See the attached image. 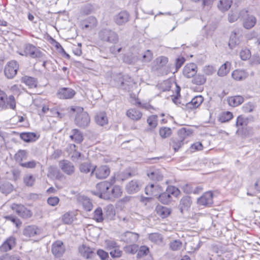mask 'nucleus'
Masks as SVG:
<instances>
[{
  "label": "nucleus",
  "mask_w": 260,
  "mask_h": 260,
  "mask_svg": "<svg viewBox=\"0 0 260 260\" xmlns=\"http://www.w3.org/2000/svg\"><path fill=\"white\" fill-rule=\"evenodd\" d=\"M71 110L77 113L75 120L76 125L83 128L89 125L90 117L88 113L83 111V108L80 107H72Z\"/></svg>",
  "instance_id": "f257e3e1"
},
{
  "label": "nucleus",
  "mask_w": 260,
  "mask_h": 260,
  "mask_svg": "<svg viewBox=\"0 0 260 260\" xmlns=\"http://www.w3.org/2000/svg\"><path fill=\"white\" fill-rule=\"evenodd\" d=\"M16 105V100L13 95L8 96L5 92L0 90V110H15Z\"/></svg>",
  "instance_id": "f03ea898"
},
{
  "label": "nucleus",
  "mask_w": 260,
  "mask_h": 260,
  "mask_svg": "<svg viewBox=\"0 0 260 260\" xmlns=\"http://www.w3.org/2000/svg\"><path fill=\"white\" fill-rule=\"evenodd\" d=\"M99 37L101 41L110 44H115L119 41L117 32L108 28L101 29L99 32Z\"/></svg>",
  "instance_id": "7ed1b4c3"
},
{
  "label": "nucleus",
  "mask_w": 260,
  "mask_h": 260,
  "mask_svg": "<svg viewBox=\"0 0 260 260\" xmlns=\"http://www.w3.org/2000/svg\"><path fill=\"white\" fill-rule=\"evenodd\" d=\"M24 50L19 54L22 56H29L33 58L44 59V54L40 50L32 44L28 43L24 45Z\"/></svg>",
  "instance_id": "20e7f679"
},
{
  "label": "nucleus",
  "mask_w": 260,
  "mask_h": 260,
  "mask_svg": "<svg viewBox=\"0 0 260 260\" xmlns=\"http://www.w3.org/2000/svg\"><path fill=\"white\" fill-rule=\"evenodd\" d=\"M111 187L108 181H103L96 184L97 191H92V193L101 199L110 200Z\"/></svg>",
  "instance_id": "39448f33"
},
{
  "label": "nucleus",
  "mask_w": 260,
  "mask_h": 260,
  "mask_svg": "<svg viewBox=\"0 0 260 260\" xmlns=\"http://www.w3.org/2000/svg\"><path fill=\"white\" fill-rule=\"evenodd\" d=\"M240 17L242 21L243 27L249 29L253 27L255 25L257 19L256 17L251 14L249 11L246 9H243L240 12Z\"/></svg>",
  "instance_id": "423d86ee"
},
{
  "label": "nucleus",
  "mask_w": 260,
  "mask_h": 260,
  "mask_svg": "<svg viewBox=\"0 0 260 260\" xmlns=\"http://www.w3.org/2000/svg\"><path fill=\"white\" fill-rule=\"evenodd\" d=\"M178 194V189L174 186H168L165 192L160 194L158 197V200L164 204H168L173 200V197H177Z\"/></svg>",
  "instance_id": "0eeeda50"
},
{
  "label": "nucleus",
  "mask_w": 260,
  "mask_h": 260,
  "mask_svg": "<svg viewBox=\"0 0 260 260\" xmlns=\"http://www.w3.org/2000/svg\"><path fill=\"white\" fill-rule=\"evenodd\" d=\"M19 66L17 61L11 60L5 66L4 73L6 76L9 79L13 78L17 73Z\"/></svg>",
  "instance_id": "6e6552de"
},
{
  "label": "nucleus",
  "mask_w": 260,
  "mask_h": 260,
  "mask_svg": "<svg viewBox=\"0 0 260 260\" xmlns=\"http://www.w3.org/2000/svg\"><path fill=\"white\" fill-rule=\"evenodd\" d=\"M142 185L143 183L140 180L134 179L126 184L125 189L128 194H134L141 189Z\"/></svg>",
  "instance_id": "1a4fd4ad"
},
{
  "label": "nucleus",
  "mask_w": 260,
  "mask_h": 260,
  "mask_svg": "<svg viewBox=\"0 0 260 260\" xmlns=\"http://www.w3.org/2000/svg\"><path fill=\"white\" fill-rule=\"evenodd\" d=\"M110 170L107 166H102L100 167H95L92 171L91 174L94 173L95 177L100 179L107 178L110 174Z\"/></svg>",
  "instance_id": "9d476101"
},
{
  "label": "nucleus",
  "mask_w": 260,
  "mask_h": 260,
  "mask_svg": "<svg viewBox=\"0 0 260 260\" xmlns=\"http://www.w3.org/2000/svg\"><path fill=\"white\" fill-rule=\"evenodd\" d=\"M76 94V91L71 88L63 87L58 89L57 96L60 99H72Z\"/></svg>",
  "instance_id": "9b49d317"
},
{
  "label": "nucleus",
  "mask_w": 260,
  "mask_h": 260,
  "mask_svg": "<svg viewBox=\"0 0 260 260\" xmlns=\"http://www.w3.org/2000/svg\"><path fill=\"white\" fill-rule=\"evenodd\" d=\"M248 123V119L245 118L242 115L238 116L236 121V126H241L242 127V132L245 136L249 135L252 131V128L248 127L244 128V126H246Z\"/></svg>",
  "instance_id": "f8f14e48"
},
{
  "label": "nucleus",
  "mask_w": 260,
  "mask_h": 260,
  "mask_svg": "<svg viewBox=\"0 0 260 260\" xmlns=\"http://www.w3.org/2000/svg\"><path fill=\"white\" fill-rule=\"evenodd\" d=\"M80 255L86 259L92 258L94 255V249L86 245H81L78 248Z\"/></svg>",
  "instance_id": "ddd939ff"
},
{
  "label": "nucleus",
  "mask_w": 260,
  "mask_h": 260,
  "mask_svg": "<svg viewBox=\"0 0 260 260\" xmlns=\"http://www.w3.org/2000/svg\"><path fill=\"white\" fill-rule=\"evenodd\" d=\"M139 236L138 234L126 232L121 235V241L127 244H135L138 241Z\"/></svg>",
  "instance_id": "4468645a"
},
{
  "label": "nucleus",
  "mask_w": 260,
  "mask_h": 260,
  "mask_svg": "<svg viewBox=\"0 0 260 260\" xmlns=\"http://www.w3.org/2000/svg\"><path fill=\"white\" fill-rule=\"evenodd\" d=\"M197 65L194 63L187 64L182 71L183 75L187 78L193 77L197 73Z\"/></svg>",
  "instance_id": "2eb2a0df"
},
{
  "label": "nucleus",
  "mask_w": 260,
  "mask_h": 260,
  "mask_svg": "<svg viewBox=\"0 0 260 260\" xmlns=\"http://www.w3.org/2000/svg\"><path fill=\"white\" fill-rule=\"evenodd\" d=\"M59 167L62 171L69 175L73 174L75 172V167L73 164L67 160H63L59 162Z\"/></svg>",
  "instance_id": "dca6fc26"
},
{
  "label": "nucleus",
  "mask_w": 260,
  "mask_h": 260,
  "mask_svg": "<svg viewBox=\"0 0 260 260\" xmlns=\"http://www.w3.org/2000/svg\"><path fill=\"white\" fill-rule=\"evenodd\" d=\"M191 204L192 201L189 196L183 197L180 201V211L182 213L188 212Z\"/></svg>",
  "instance_id": "f3484780"
},
{
  "label": "nucleus",
  "mask_w": 260,
  "mask_h": 260,
  "mask_svg": "<svg viewBox=\"0 0 260 260\" xmlns=\"http://www.w3.org/2000/svg\"><path fill=\"white\" fill-rule=\"evenodd\" d=\"M198 204L201 206H209L213 203V194L211 192H206L198 199Z\"/></svg>",
  "instance_id": "a211bd4d"
},
{
  "label": "nucleus",
  "mask_w": 260,
  "mask_h": 260,
  "mask_svg": "<svg viewBox=\"0 0 260 260\" xmlns=\"http://www.w3.org/2000/svg\"><path fill=\"white\" fill-rule=\"evenodd\" d=\"M23 233L26 237H31L35 235H40L41 230L35 225H28L24 228Z\"/></svg>",
  "instance_id": "6ab92c4d"
},
{
  "label": "nucleus",
  "mask_w": 260,
  "mask_h": 260,
  "mask_svg": "<svg viewBox=\"0 0 260 260\" xmlns=\"http://www.w3.org/2000/svg\"><path fill=\"white\" fill-rule=\"evenodd\" d=\"M129 20V14L126 11H121L114 17L115 22L119 25H122Z\"/></svg>",
  "instance_id": "aec40b11"
},
{
  "label": "nucleus",
  "mask_w": 260,
  "mask_h": 260,
  "mask_svg": "<svg viewBox=\"0 0 260 260\" xmlns=\"http://www.w3.org/2000/svg\"><path fill=\"white\" fill-rule=\"evenodd\" d=\"M126 115L129 118L134 121L139 120L142 116V112L135 108L128 109L126 111Z\"/></svg>",
  "instance_id": "412c9836"
},
{
  "label": "nucleus",
  "mask_w": 260,
  "mask_h": 260,
  "mask_svg": "<svg viewBox=\"0 0 260 260\" xmlns=\"http://www.w3.org/2000/svg\"><path fill=\"white\" fill-rule=\"evenodd\" d=\"M204 101V98L202 95H198L194 97L191 101L187 103L186 107L189 109H196L198 108Z\"/></svg>",
  "instance_id": "4be33fe9"
},
{
  "label": "nucleus",
  "mask_w": 260,
  "mask_h": 260,
  "mask_svg": "<svg viewBox=\"0 0 260 260\" xmlns=\"http://www.w3.org/2000/svg\"><path fill=\"white\" fill-rule=\"evenodd\" d=\"M21 81L30 88L37 87L38 80L34 77L24 76L21 78Z\"/></svg>",
  "instance_id": "5701e85b"
},
{
  "label": "nucleus",
  "mask_w": 260,
  "mask_h": 260,
  "mask_svg": "<svg viewBox=\"0 0 260 260\" xmlns=\"http://www.w3.org/2000/svg\"><path fill=\"white\" fill-rule=\"evenodd\" d=\"M20 137L22 140L27 143L35 142L39 138L36 133L31 132L22 133Z\"/></svg>",
  "instance_id": "b1692460"
},
{
  "label": "nucleus",
  "mask_w": 260,
  "mask_h": 260,
  "mask_svg": "<svg viewBox=\"0 0 260 260\" xmlns=\"http://www.w3.org/2000/svg\"><path fill=\"white\" fill-rule=\"evenodd\" d=\"M115 215V211L113 205H109L104 209V219L113 220Z\"/></svg>",
  "instance_id": "393cba45"
},
{
  "label": "nucleus",
  "mask_w": 260,
  "mask_h": 260,
  "mask_svg": "<svg viewBox=\"0 0 260 260\" xmlns=\"http://www.w3.org/2000/svg\"><path fill=\"white\" fill-rule=\"evenodd\" d=\"M244 102V98L241 95H236L229 97L228 99V102L230 106L235 107L242 104Z\"/></svg>",
  "instance_id": "a878e982"
},
{
  "label": "nucleus",
  "mask_w": 260,
  "mask_h": 260,
  "mask_svg": "<svg viewBox=\"0 0 260 260\" xmlns=\"http://www.w3.org/2000/svg\"><path fill=\"white\" fill-rule=\"evenodd\" d=\"M70 138L77 143H80L83 140L82 133L77 129H73L72 131V134L70 136Z\"/></svg>",
  "instance_id": "bb28decb"
},
{
  "label": "nucleus",
  "mask_w": 260,
  "mask_h": 260,
  "mask_svg": "<svg viewBox=\"0 0 260 260\" xmlns=\"http://www.w3.org/2000/svg\"><path fill=\"white\" fill-rule=\"evenodd\" d=\"M157 214L162 218L167 217L171 213L170 209L161 205H157L155 208Z\"/></svg>",
  "instance_id": "cd10ccee"
},
{
  "label": "nucleus",
  "mask_w": 260,
  "mask_h": 260,
  "mask_svg": "<svg viewBox=\"0 0 260 260\" xmlns=\"http://www.w3.org/2000/svg\"><path fill=\"white\" fill-rule=\"evenodd\" d=\"M79 201L86 211H90L92 209L93 205L88 198L85 196H80L79 198Z\"/></svg>",
  "instance_id": "c85d7f7f"
},
{
  "label": "nucleus",
  "mask_w": 260,
  "mask_h": 260,
  "mask_svg": "<svg viewBox=\"0 0 260 260\" xmlns=\"http://www.w3.org/2000/svg\"><path fill=\"white\" fill-rule=\"evenodd\" d=\"M232 76L234 79L240 81L245 79L248 76V73L244 70L237 69L233 72Z\"/></svg>",
  "instance_id": "c756f323"
},
{
  "label": "nucleus",
  "mask_w": 260,
  "mask_h": 260,
  "mask_svg": "<svg viewBox=\"0 0 260 260\" xmlns=\"http://www.w3.org/2000/svg\"><path fill=\"white\" fill-rule=\"evenodd\" d=\"M160 191H161V187L158 185L153 184L147 185L145 189V193L150 196H156V191L158 192Z\"/></svg>",
  "instance_id": "7c9ffc66"
},
{
  "label": "nucleus",
  "mask_w": 260,
  "mask_h": 260,
  "mask_svg": "<svg viewBox=\"0 0 260 260\" xmlns=\"http://www.w3.org/2000/svg\"><path fill=\"white\" fill-rule=\"evenodd\" d=\"M65 251L64 245H52V252L56 257H59L62 255Z\"/></svg>",
  "instance_id": "2f4dec72"
},
{
  "label": "nucleus",
  "mask_w": 260,
  "mask_h": 260,
  "mask_svg": "<svg viewBox=\"0 0 260 260\" xmlns=\"http://www.w3.org/2000/svg\"><path fill=\"white\" fill-rule=\"evenodd\" d=\"M122 193L121 187L119 185H114L111 187L110 193V200L120 197Z\"/></svg>",
  "instance_id": "473e14b6"
},
{
  "label": "nucleus",
  "mask_w": 260,
  "mask_h": 260,
  "mask_svg": "<svg viewBox=\"0 0 260 260\" xmlns=\"http://www.w3.org/2000/svg\"><path fill=\"white\" fill-rule=\"evenodd\" d=\"M95 120L98 124L101 126L108 123V118L105 112L98 113L95 116Z\"/></svg>",
  "instance_id": "72a5a7b5"
},
{
  "label": "nucleus",
  "mask_w": 260,
  "mask_h": 260,
  "mask_svg": "<svg viewBox=\"0 0 260 260\" xmlns=\"http://www.w3.org/2000/svg\"><path fill=\"white\" fill-rule=\"evenodd\" d=\"M240 40L237 36V33L236 31H232L229 42V46L231 49H233L240 43Z\"/></svg>",
  "instance_id": "f704fd0d"
},
{
  "label": "nucleus",
  "mask_w": 260,
  "mask_h": 260,
  "mask_svg": "<svg viewBox=\"0 0 260 260\" xmlns=\"http://www.w3.org/2000/svg\"><path fill=\"white\" fill-rule=\"evenodd\" d=\"M230 63L229 62H225L219 69L217 72V75L220 77H223L227 75L230 71Z\"/></svg>",
  "instance_id": "c9c22d12"
},
{
  "label": "nucleus",
  "mask_w": 260,
  "mask_h": 260,
  "mask_svg": "<svg viewBox=\"0 0 260 260\" xmlns=\"http://www.w3.org/2000/svg\"><path fill=\"white\" fill-rule=\"evenodd\" d=\"M206 81V78L204 75L197 74L193 77L192 83L197 85H203Z\"/></svg>",
  "instance_id": "e433bc0d"
},
{
  "label": "nucleus",
  "mask_w": 260,
  "mask_h": 260,
  "mask_svg": "<svg viewBox=\"0 0 260 260\" xmlns=\"http://www.w3.org/2000/svg\"><path fill=\"white\" fill-rule=\"evenodd\" d=\"M14 158L15 160L19 162L22 163V161L23 160H25L27 158V152L24 150H19L14 155Z\"/></svg>",
  "instance_id": "4c0bfd02"
},
{
  "label": "nucleus",
  "mask_w": 260,
  "mask_h": 260,
  "mask_svg": "<svg viewBox=\"0 0 260 260\" xmlns=\"http://www.w3.org/2000/svg\"><path fill=\"white\" fill-rule=\"evenodd\" d=\"M75 214L73 212L66 213L62 217V220L64 223L70 224L73 222L75 218Z\"/></svg>",
  "instance_id": "58836bf2"
},
{
  "label": "nucleus",
  "mask_w": 260,
  "mask_h": 260,
  "mask_svg": "<svg viewBox=\"0 0 260 260\" xmlns=\"http://www.w3.org/2000/svg\"><path fill=\"white\" fill-rule=\"evenodd\" d=\"M97 21L95 17H89L84 22V27L86 28L92 29L96 26Z\"/></svg>",
  "instance_id": "ea45409f"
},
{
  "label": "nucleus",
  "mask_w": 260,
  "mask_h": 260,
  "mask_svg": "<svg viewBox=\"0 0 260 260\" xmlns=\"http://www.w3.org/2000/svg\"><path fill=\"white\" fill-rule=\"evenodd\" d=\"M192 131L186 127L180 128V143L184 141L185 138L191 135Z\"/></svg>",
  "instance_id": "a19ab883"
},
{
  "label": "nucleus",
  "mask_w": 260,
  "mask_h": 260,
  "mask_svg": "<svg viewBox=\"0 0 260 260\" xmlns=\"http://www.w3.org/2000/svg\"><path fill=\"white\" fill-rule=\"evenodd\" d=\"M233 117L232 112L226 111L223 112L219 117V121L221 123H224L229 121Z\"/></svg>",
  "instance_id": "79ce46f5"
},
{
  "label": "nucleus",
  "mask_w": 260,
  "mask_h": 260,
  "mask_svg": "<svg viewBox=\"0 0 260 260\" xmlns=\"http://www.w3.org/2000/svg\"><path fill=\"white\" fill-rule=\"evenodd\" d=\"M232 1L231 0H220L218 7L220 10L225 11L230 9Z\"/></svg>",
  "instance_id": "37998d69"
},
{
  "label": "nucleus",
  "mask_w": 260,
  "mask_h": 260,
  "mask_svg": "<svg viewBox=\"0 0 260 260\" xmlns=\"http://www.w3.org/2000/svg\"><path fill=\"white\" fill-rule=\"evenodd\" d=\"M13 190V186L9 182H6L0 185V191L5 194H8Z\"/></svg>",
  "instance_id": "c03bdc74"
},
{
  "label": "nucleus",
  "mask_w": 260,
  "mask_h": 260,
  "mask_svg": "<svg viewBox=\"0 0 260 260\" xmlns=\"http://www.w3.org/2000/svg\"><path fill=\"white\" fill-rule=\"evenodd\" d=\"M93 218L97 222H102L104 219V212L100 207L96 208L93 213Z\"/></svg>",
  "instance_id": "a18cd8bd"
},
{
  "label": "nucleus",
  "mask_w": 260,
  "mask_h": 260,
  "mask_svg": "<svg viewBox=\"0 0 260 260\" xmlns=\"http://www.w3.org/2000/svg\"><path fill=\"white\" fill-rule=\"evenodd\" d=\"M168 62V59L165 56H160L157 58L154 61L155 63L157 66L156 69L163 67Z\"/></svg>",
  "instance_id": "49530a36"
},
{
  "label": "nucleus",
  "mask_w": 260,
  "mask_h": 260,
  "mask_svg": "<svg viewBox=\"0 0 260 260\" xmlns=\"http://www.w3.org/2000/svg\"><path fill=\"white\" fill-rule=\"evenodd\" d=\"M149 239L151 242L153 243H161L162 242V237L158 233H152L149 236Z\"/></svg>",
  "instance_id": "de8ad7c7"
},
{
  "label": "nucleus",
  "mask_w": 260,
  "mask_h": 260,
  "mask_svg": "<svg viewBox=\"0 0 260 260\" xmlns=\"http://www.w3.org/2000/svg\"><path fill=\"white\" fill-rule=\"evenodd\" d=\"M36 179L32 175L26 174L23 177V181L27 186H31L34 185Z\"/></svg>",
  "instance_id": "09e8293b"
},
{
  "label": "nucleus",
  "mask_w": 260,
  "mask_h": 260,
  "mask_svg": "<svg viewBox=\"0 0 260 260\" xmlns=\"http://www.w3.org/2000/svg\"><path fill=\"white\" fill-rule=\"evenodd\" d=\"M148 176L154 181H160L163 178V176L158 171H155L148 174Z\"/></svg>",
  "instance_id": "8fccbe9b"
},
{
  "label": "nucleus",
  "mask_w": 260,
  "mask_h": 260,
  "mask_svg": "<svg viewBox=\"0 0 260 260\" xmlns=\"http://www.w3.org/2000/svg\"><path fill=\"white\" fill-rule=\"evenodd\" d=\"M149 252V248L145 245L141 246L138 250L137 257L140 258L144 255H146Z\"/></svg>",
  "instance_id": "3c124183"
},
{
  "label": "nucleus",
  "mask_w": 260,
  "mask_h": 260,
  "mask_svg": "<svg viewBox=\"0 0 260 260\" xmlns=\"http://www.w3.org/2000/svg\"><path fill=\"white\" fill-rule=\"evenodd\" d=\"M203 146L201 142H197L192 144L189 147L191 152H194L197 151H201L203 149Z\"/></svg>",
  "instance_id": "603ef678"
},
{
  "label": "nucleus",
  "mask_w": 260,
  "mask_h": 260,
  "mask_svg": "<svg viewBox=\"0 0 260 260\" xmlns=\"http://www.w3.org/2000/svg\"><path fill=\"white\" fill-rule=\"evenodd\" d=\"M124 249L127 253L134 254L138 250V245H126Z\"/></svg>",
  "instance_id": "864d4df0"
},
{
  "label": "nucleus",
  "mask_w": 260,
  "mask_h": 260,
  "mask_svg": "<svg viewBox=\"0 0 260 260\" xmlns=\"http://www.w3.org/2000/svg\"><path fill=\"white\" fill-rule=\"evenodd\" d=\"M39 164L40 163L39 162L33 160L26 162L20 163V166L23 168L33 169L37 166V164Z\"/></svg>",
  "instance_id": "5fc2aeb1"
},
{
  "label": "nucleus",
  "mask_w": 260,
  "mask_h": 260,
  "mask_svg": "<svg viewBox=\"0 0 260 260\" xmlns=\"http://www.w3.org/2000/svg\"><path fill=\"white\" fill-rule=\"evenodd\" d=\"M90 163L83 162L79 167V170L82 173H87L90 171Z\"/></svg>",
  "instance_id": "6e6d98bb"
},
{
  "label": "nucleus",
  "mask_w": 260,
  "mask_h": 260,
  "mask_svg": "<svg viewBox=\"0 0 260 260\" xmlns=\"http://www.w3.org/2000/svg\"><path fill=\"white\" fill-rule=\"evenodd\" d=\"M171 134V129L169 127L161 128L159 130V135L162 138L169 137Z\"/></svg>",
  "instance_id": "4d7b16f0"
},
{
  "label": "nucleus",
  "mask_w": 260,
  "mask_h": 260,
  "mask_svg": "<svg viewBox=\"0 0 260 260\" xmlns=\"http://www.w3.org/2000/svg\"><path fill=\"white\" fill-rule=\"evenodd\" d=\"M147 122L151 128H154L157 124V116L152 115L149 116L147 119Z\"/></svg>",
  "instance_id": "13d9d810"
},
{
  "label": "nucleus",
  "mask_w": 260,
  "mask_h": 260,
  "mask_svg": "<svg viewBox=\"0 0 260 260\" xmlns=\"http://www.w3.org/2000/svg\"><path fill=\"white\" fill-rule=\"evenodd\" d=\"M11 207L13 210L15 211L18 215H20L23 210L25 209V207L23 205L15 203L12 204Z\"/></svg>",
  "instance_id": "bf43d9fd"
},
{
  "label": "nucleus",
  "mask_w": 260,
  "mask_h": 260,
  "mask_svg": "<svg viewBox=\"0 0 260 260\" xmlns=\"http://www.w3.org/2000/svg\"><path fill=\"white\" fill-rule=\"evenodd\" d=\"M203 72L206 75L211 76L215 73L216 69L212 66H207L204 68Z\"/></svg>",
  "instance_id": "052dcab7"
},
{
  "label": "nucleus",
  "mask_w": 260,
  "mask_h": 260,
  "mask_svg": "<svg viewBox=\"0 0 260 260\" xmlns=\"http://www.w3.org/2000/svg\"><path fill=\"white\" fill-rule=\"evenodd\" d=\"M240 56L241 58L243 60L248 59L251 56L250 51L248 49L242 50L240 52Z\"/></svg>",
  "instance_id": "680f3d73"
},
{
  "label": "nucleus",
  "mask_w": 260,
  "mask_h": 260,
  "mask_svg": "<svg viewBox=\"0 0 260 260\" xmlns=\"http://www.w3.org/2000/svg\"><path fill=\"white\" fill-rule=\"evenodd\" d=\"M143 61L144 62H149L150 61L153 57V54L151 51L149 50H146L144 54L143 55Z\"/></svg>",
  "instance_id": "e2e57ef3"
},
{
  "label": "nucleus",
  "mask_w": 260,
  "mask_h": 260,
  "mask_svg": "<svg viewBox=\"0 0 260 260\" xmlns=\"http://www.w3.org/2000/svg\"><path fill=\"white\" fill-rule=\"evenodd\" d=\"M5 218L11 221L15 224L16 227H19L21 224L20 220L13 215H9L5 216Z\"/></svg>",
  "instance_id": "0e129e2a"
},
{
  "label": "nucleus",
  "mask_w": 260,
  "mask_h": 260,
  "mask_svg": "<svg viewBox=\"0 0 260 260\" xmlns=\"http://www.w3.org/2000/svg\"><path fill=\"white\" fill-rule=\"evenodd\" d=\"M254 107V106L252 103L249 102L245 104L243 106L242 109L245 113H250L253 111Z\"/></svg>",
  "instance_id": "69168bd1"
},
{
  "label": "nucleus",
  "mask_w": 260,
  "mask_h": 260,
  "mask_svg": "<svg viewBox=\"0 0 260 260\" xmlns=\"http://www.w3.org/2000/svg\"><path fill=\"white\" fill-rule=\"evenodd\" d=\"M59 201V199L57 197H51L47 200V203L49 205L52 206L57 205Z\"/></svg>",
  "instance_id": "338daca9"
},
{
  "label": "nucleus",
  "mask_w": 260,
  "mask_h": 260,
  "mask_svg": "<svg viewBox=\"0 0 260 260\" xmlns=\"http://www.w3.org/2000/svg\"><path fill=\"white\" fill-rule=\"evenodd\" d=\"M0 260H19L17 256H10L8 254H6L0 257Z\"/></svg>",
  "instance_id": "774afa93"
}]
</instances>
